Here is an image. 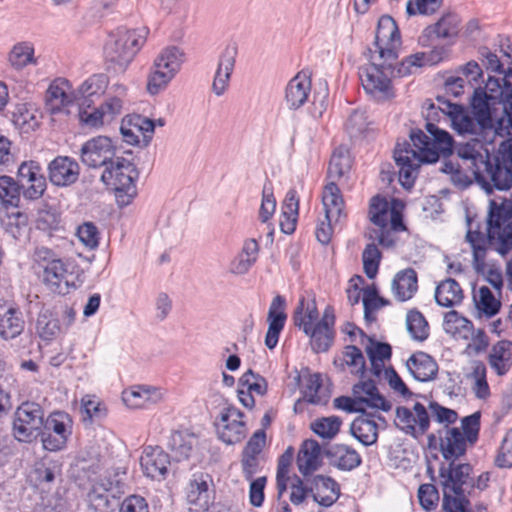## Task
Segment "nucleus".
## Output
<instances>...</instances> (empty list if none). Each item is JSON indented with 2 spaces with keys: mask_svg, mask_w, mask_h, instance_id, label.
Masks as SVG:
<instances>
[{
  "mask_svg": "<svg viewBox=\"0 0 512 512\" xmlns=\"http://www.w3.org/2000/svg\"><path fill=\"white\" fill-rule=\"evenodd\" d=\"M113 482L103 477L92 482L87 493L89 507L95 512H113L118 506L117 498L112 494Z\"/></svg>",
  "mask_w": 512,
  "mask_h": 512,
  "instance_id": "nucleus-18",
  "label": "nucleus"
},
{
  "mask_svg": "<svg viewBox=\"0 0 512 512\" xmlns=\"http://www.w3.org/2000/svg\"><path fill=\"white\" fill-rule=\"evenodd\" d=\"M311 92V79L304 72L297 73L285 88V103L291 110H297L308 100Z\"/></svg>",
  "mask_w": 512,
  "mask_h": 512,
  "instance_id": "nucleus-29",
  "label": "nucleus"
},
{
  "mask_svg": "<svg viewBox=\"0 0 512 512\" xmlns=\"http://www.w3.org/2000/svg\"><path fill=\"white\" fill-rule=\"evenodd\" d=\"M244 413L228 404L220 412L215 423L218 438L228 445L242 442L247 436Z\"/></svg>",
  "mask_w": 512,
  "mask_h": 512,
  "instance_id": "nucleus-11",
  "label": "nucleus"
},
{
  "mask_svg": "<svg viewBox=\"0 0 512 512\" xmlns=\"http://www.w3.org/2000/svg\"><path fill=\"white\" fill-rule=\"evenodd\" d=\"M440 171L450 176L451 183L464 190L472 184L470 177L460 168L458 163H453L451 160H445L440 168Z\"/></svg>",
  "mask_w": 512,
  "mask_h": 512,
  "instance_id": "nucleus-51",
  "label": "nucleus"
},
{
  "mask_svg": "<svg viewBox=\"0 0 512 512\" xmlns=\"http://www.w3.org/2000/svg\"><path fill=\"white\" fill-rule=\"evenodd\" d=\"M438 433L439 451L447 462L456 461L465 455L469 442L460 428L444 426L443 429L438 430Z\"/></svg>",
  "mask_w": 512,
  "mask_h": 512,
  "instance_id": "nucleus-21",
  "label": "nucleus"
},
{
  "mask_svg": "<svg viewBox=\"0 0 512 512\" xmlns=\"http://www.w3.org/2000/svg\"><path fill=\"white\" fill-rule=\"evenodd\" d=\"M395 298L404 302L411 299L418 289V277L413 268H406L397 272L391 284Z\"/></svg>",
  "mask_w": 512,
  "mask_h": 512,
  "instance_id": "nucleus-34",
  "label": "nucleus"
},
{
  "mask_svg": "<svg viewBox=\"0 0 512 512\" xmlns=\"http://www.w3.org/2000/svg\"><path fill=\"white\" fill-rule=\"evenodd\" d=\"M308 496H311V487L309 478L303 479L295 475L291 484L290 501L294 505L302 504Z\"/></svg>",
  "mask_w": 512,
  "mask_h": 512,
  "instance_id": "nucleus-62",
  "label": "nucleus"
},
{
  "mask_svg": "<svg viewBox=\"0 0 512 512\" xmlns=\"http://www.w3.org/2000/svg\"><path fill=\"white\" fill-rule=\"evenodd\" d=\"M434 297L439 306L450 308L459 305L464 298V294L455 279L447 278L437 285Z\"/></svg>",
  "mask_w": 512,
  "mask_h": 512,
  "instance_id": "nucleus-40",
  "label": "nucleus"
},
{
  "mask_svg": "<svg viewBox=\"0 0 512 512\" xmlns=\"http://www.w3.org/2000/svg\"><path fill=\"white\" fill-rule=\"evenodd\" d=\"M467 495L456 496L454 494H443L442 509L444 512H470V501Z\"/></svg>",
  "mask_w": 512,
  "mask_h": 512,
  "instance_id": "nucleus-63",
  "label": "nucleus"
},
{
  "mask_svg": "<svg viewBox=\"0 0 512 512\" xmlns=\"http://www.w3.org/2000/svg\"><path fill=\"white\" fill-rule=\"evenodd\" d=\"M363 269L366 276L369 279H373L376 277L379 269V264L381 260V252L378 247L374 244H367L363 253Z\"/></svg>",
  "mask_w": 512,
  "mask_h": 512,
  "instance_id": "nucleus-53",
  "label": "nucleus"
},
{
  "mask_svg": "<svg viewBox=\"0 0 512 512\" xmlns=\"http://www.w3.org/2000/svg\"><path fill=\"white\" fill-rule=\"evenodd\" d=\"M145 42V35L139 30L118 31L117 39L105 48L106 59L115 64V70L124 71Z\"/></svg>",
  "mask_w": 512,
  "mask_h": 512,
  "instance_id": "nucleus-8",
  "label": "nucleus"
},
{
  "mask_svg": "<svg viewBox=\"0 0 512 512\" xmlns=\"http://www.w3.org/2000/svg\"><path fill=\"white\" fill-rule=\"evenodd\" d=\"M34 48L26 42L16 44L9 54V61L16 69H22L33 61Z\"/></svg>",
  "mask_w": 512,
  "mask_h": 512,
  "instance_id": "nucleus-54",
  "label": "nucleus"
},
{
  "mask_svg": "<svg viewBox=\"0 0 512 512\" xmlns=\"http://www.w3.org/2000/svg\"><path fill=\"white\" fill-rule=\"evenodd\" d=\"M461 18L454 12L444 13L434 24L428 25L420 36L422 45H429L434 39L456 38L460 31Z\"/></svg>",
  "mask_w": 512,
  "mask_h": 512,
  "instance_id": "nucleus-20",
  "label": "nucleus"
},
{
  "mask_svg": "<svg viewBox=\"0 0 512 512\" xmlns=\"http://www.w3.org/2000/svg\"><path fill=\"white\" fill-rule=\"evenodd\" d=\"M390 301L379 296L378 289L375 285H370L363 290V307L366 312V316L373 311L380 309L381 307L388 306Z\"/></svg>",
  "mask_w": 512,
  "mask_h": 512,
  "instance_id": "nucleus-60",
  "label": "nucleus"
},
{
  "mask_svg": "<svg viewBox=\"0 0 512 512\" xmlns=\"http://www.w3.org/2000/svg\"><path fill=\"white\" fill-rule=\"evenodd\" d=\"M444 0H408L406 13L414 15H433L443 5Z\"/></svg>",
  "mask_w": 512,
  "mask_h": 512,
  "instance_id": "nucleus-55",
  "label": "nucleus"
},
{
  "mask_svg": "<svg viewBox=\"0 0 512 512\" xmlns=\"http://www.w3.org/2000/svg\"><path fill=\"white\" fill-rule=\"evenodd\" d=\"M116 157V147L107 136L93 137L80 149V160L89 168H106Z\"/></svg>",
  "mask_w": 512,
  "mask_h": 512,
  "instance_id": "nucleus-13",
  "label": "nucleus"
},
{
  "mask_svg": "<svg viewBox=\"0 0 512 512\" xmlns=\"http://www.w3.org/2000/svg\"><path fill=\"white\" fill-rule=\"evenodd\" d=\"M44 425V410L35 402H24L15 411L12 435L22 443H31L39 437Z\"/></svg>",
  "mask_w": 512,
  "mask_h": 512,
  "instance_id": "nucleus-7",
  "label": "nucleus"
},
{
  "mask_svg": "<svg viewBox=\"0 0 512 512\" xmlns=\"http://www.w3.org/2000/svg\"><path fill=\"white\" fill-rule=\"evenodd\" d=\"M495 465L499 468H512V428L502 440L495 458Z\"/></svg>",
  "mask_w": 512,
  "mask_h": 512,
  "instance_id": "nucleus-64",
  "label": "nucleus"
},
{
  "mask_svg": "<svg viewBox=\"0 0 512 512\" xmlns=\"http://www.w3.org/2000/svg\"><path fill=\"white\" fill-rule=\"evenodd\" d=\"M406 326L407 331L414 340L422 342L429 336L428 322L424 315L416 309H412L407 313Z\"/></svg>",
  "mask_w": 512,
  "mask_h": 512,
  "instance_id": "nucleus-44",
  "label": "nucleus"
},
{
  "mask_svg": "<svg viewBox=\"0 0 512 512\" xmlns=\"http://www.w3.org/2000/svg\"><path fill=\"white\" fill-rule=\"evenodd\" d=\"M65 86L68 87L67 81L53 82L46 92V109L51 114L61 112L62 108L70 103V96L68 95Z\"/></svg>",
  "mask_w": 512,
  "mask_h": 512,
  "instance_id": "nucleus-43",
  "label": "nucleus"
},
{
  "mask_svg": "<svg viewBox=\"0 0 512 512\" xmlns=\"http://www.w3.org/2000/svg\"><path fill=\"white\" fill-rule=\"evenodd\" d=\"M406 365L412 376L420 382L434 380L439 368L435 359L423 351L412 354Z\"/></svg>",
  "mask_w": 512,
  "mask_h": 512,
  "instance_id": "nucleus-30",
  "label": "nucleus"
},
{
  "mask_svg": "<svg viewBox=\"0 0 512 512\" xmlns=\"http://www.w3.org/2000/svg\"><path fill=\"white\" fill-rule=\"evenodd\" d=\"M285 299L281 295L273 298L268 315V330L265 336V345L268 349H274L278 343L279 335L284 328L287 315L285 313Z\"/></svg>",
  "mask_w": 512,
  "mask_h": 512,
  "instance_id": "nucleus-25",
  "label": "nucleus"
},
{
  "mask_svg": "<svg viewBox=\"0 0 512 512\" xmlns=\"http://www.w3.org/2000/svg\"><path fill=\"white\" fill-rule=\"evenodd\" d=\"M185 496L190 512H207L215 498L211 475L194 473L186 485Z\"/></svg>",
  "mask_w": 512,
  "mask_h": 512,
  "instance_id": "nucleus-10",
  "label": "nucleus"
},
{
  "mask_svg": "<svg viewBox=\"0 0 512 512\" xmlns=\"http://www.w3.org/2000/svg\"><path fill=\"white\" fill-rule=\"evenodd\" d=\"M431 113L437 114L433 104L427 118ZM425 128L429 135L419 128L411 129L409 138L414 148L408 141H404L397 143L394 149L393 157L399 168V181L406 189L414 185L421 164L435 163L440 155L446 158L453 153L454 140L446 130L440 129L429 119Z\"/></svg>",
  "mask_w": 512,
  "mask_h": 512,
  "instance_id": "nucleus-1",
  "label": "nucleus"
},
{
  "mask_svg": "<svg viewBox=\"0 0 512 512\" xmlns=\"http://www.w3.org/2000/svg\"><path fill=\"white\" fill-rule=\"evenodd\" d=\"M486 172L490 176L488 181L479 171L474 172L475 181L481 188L491 195L494 189L499 191H507L512 187V172L507 168H502L499 163L491 160L485 161Z\"/></svg>",
  "mask_w": 512,
  "mask_h": 512,
  "instance_id": "nucleus-19",
  "label": "nucleus"
},
{
  "mask_svg": "<svg viewBox=\"0 0 512 512\" xmlns=\"http://www.w3.org/2000/svg\"><path fill=\"white\" fill-rule=\"evenodd\" d=\"M343 362L341 368L344 365L351 368V373L359 376H363L366 370V362L362 351L355 345H347L343 351Z\"/></svg>",
  "mask_w": 512,
  "mask_h": 512,
  "instance_id": "nucleus-46",
  "label": "nucleus"
},
{
  "mask_svg": "<svg viewBox=\"0 0 512 512\" xmlns=\"http://www.w3.org/2000/svg\"><path fill=\"white\" fill-rule=\"evenodd\" d=\"M488 364L498 376L506 375L512 367V341L500 340L495 343L488 355Z\"/></svg>",
  "mask_w": 512,
  "mask_h": 512,
  "instance_id": "nucleus-36",
  "label": "nucleus"
},
{
  "mask_svg": "<svg viewBox=\"0 0 512 512\" xmlns=\"http://www.w3.org/2000/svg\"><path fill=\"white\" fill-rule=\"evenodd\" d=\"M400 31L395 20L389 15H383L379 18L376 35V50L373 54L378 55L379 59L396 61L398 58L397 47L400 45Z\"/></svg>",
  "mask_w": 512,
  "mask_h": 512,
  "instance_id": "nucleus-12",
  "label": "nucleus"
},
{
  "mask_svg": "<svg viewBox=\"0 0 512 512\" xmlns=\"http://www.w3.org/2000/svg\"><path fill=\"white\" fill-rule=\"evenodd\" d=\"M321 447L314 439L305 440L297 455L296 464L303 477H309L320 467Z\"/></svg>",
  "mask_w": 512,
  "mask_h": 512,
  "instance_id": "nucleus-33",
  "label": "nucleus"
},
{
  "mask_svg": "<svg viewBox=\"0 0 512 512\" xmlns=\"http://www.w3.org/2000/svg\"><path fill=\"white\" fill-rule=\"evenodd\" d=\"M311 497L322 507H331L340 497V485L329 476L311 475L308 477Z\"/></svg>",
  "mask_w": 512,
  "mask_h": 512,
  "instance_id": "nucleus-23",
  "label": "nucleus"
},
{
  "mask_svg": "<svg viewBox=\"0 0 512 512\" xmlns=\"http://www.w3.org/2000/svg\"><path fill=\"white\" fill-rule=\"evenodd\" d=\"M81 413L83 422L85 424H92L103 420L107 415V409L96 399L83 398Z\"/></svg>",
  "mask_w": 512,
  "mask_h": 512,
  "instance_id": "nucleus-48",
  "label": "nucleus"
},
{
  "mask_svg": "<svg viewBox=\"0 0 512 512\" xmlns=\"http://www.w3.org/2000/svg\"><path fill=\"white\" fill-rule=\"evenodd\" d=\"M389 205L387 200L381 195L373 196L369 205V219L370 221L383 228L387 226V214Z\"/></svg>",
  "mask_w": 512,
  "mask_h": 512,
  "instance_id": "nucleus-50",
  "label": "nucleus"
},
{
  "mask_svg": "<svg viewBox=\"0 0 512 512\" xmlns=\"http://www.w3.org/2000/svg\"><path fill=\"white\" fill-rule=\"evenodd\" d=\"M484 91L492 98V105L501 104L504 113L512 111V68L501 79L489 76Z\"/></svg>",
  "mask_w": 512,
  "mask_h": 512,
  "instance_id": "nucleus-24",
  "label": "nucleus"
},
{
  "mask_svg": "<svg viewBox=\"0 0 512 512\" xmlns=\"http://www.w3.org/2000/svg\"><path fill=\"white\" fill-rule=\"evenodd\" d=\"M352 391L354 396H359V401L362 404H366L370 408L380 409L384 412H388L392 408L391 402L379 393L375 382L371 379L355 384Z\"/></svg>",
  "mask_w": 512,
  "mask_h": 512,
  "instance_id": "nucleus-31",
  "label": "nucleus"
},
{
  "mask_svg": "<svg viewBox=\"0 0 512 512\" xmlns=\"http://www.w3.org/2000/svg\"><path fill=\"white\" fill-rule=\"evenodd\" d=\"M395 61L379 59L372 54L370 63L359 68V78L364 90L377 100H386L394 96L391 76H394Z\"/></svg>",
  "mask_w": 512,
  "mask_h": 512,
  "instance_id": "nucleus-4",
  "label": "nucleus"
},
{
  "mask_svg": "<svg viewBox=\"0 0 512 512\" xmlns=\"http://www.w3.org/2000/svg\"><path fill=\"white\" fill-rule=\"evenodd\" d=\"M487 237L491 246L502 256L512 250V201L498 205L490 201Z\"/></svg>",
  "mask_w": 512,
  "mask_h": 512,
  "instance_id": "nucleus-5",
  "label": "nucleus"
},
{
  "mask_svg": "<svg viewBox=\"0 0 512 512\" xmlns=\"http://www.w3.org/2000/svg\"><path fill=\"white\" fill-rule=\"evenodd\" d=\"M413 411L404 406L397 407L394 423L403 433L418 439L428 431L430 417L425 406L419 402L414 404Z\"/></svg>",
  "mask_w": 512,
  "mask_h": 512,
  "instance_id": "nucleus-14",
  "label": "nucleus"
},
{
  "mask_svg": "<svg viewBox=\"0 0 512 512\" xmlns=\"http://www.w3.org/2000/svg\"><path fill=\"white\" fill-rule=\"evenodd\" d=\"M124 403L131 408H142L151 400V391L143 386L125 390L122 394Z\"/></svg>",
  "mask_w": 512,
  "mask_h": 512,
  "instance_id": "nucleus-59",
  "label": "nucleus"
},
{
  "mask_svg": "<svg viewBox=\"0 0 512 512\" xmlns=\"http://www.w3.org/2000/svg\"><path fill=\"white\" fill-rule=\"evenodd\" d=\"M126 123L133 127L136 132L142 134L145 146L150 143L155 130V122L153 120L139 114H133L127 116Z\"/></svg>",
  "mask_w": 512,
  "mask_h": 512,
  "instance_id": "nucleus-52",
  "label": "nucleus"
},
{
  "mask_svg": "<svg viewBox=\"0 0 512 512\" xmlns=\"http://www.w3.org/2000/svg\"><path fill=\"white\" fill-rule=\"evenodd\" d=\"M24 327L25 321L20 309L0 301V338L14 339L23 332Z\"/></svg>",
  "mask_w": 512,
  "mask_h": 512,
  "instance_id": "nucleus-28",
  "label": "nucleus"
},
{
  "mask_svg": "<svg viewBox=\"0 0 512 512\" xmlns=\"http://www.w3.org/2000/svg\"><path fill=\"white\" fill-rule=\"evenodd\" d=\"M350 169V159L341 150H335L328 166V177L337 180L343 177Z\"/></svg>",
  "mask_w": 512,
  "mask_h": 512,
  "instance_id": "nucleus-56",
  "label": "nucleus"
},
{
  "mask_svg": "<svg viewBox=\"0 0 512 512\" xmlns=\"http://www.w3.org/2000/svg\"><path fill=\"white\" fill-rule=\"evenodd\" d=\"M42 281L50 291L59 295H66L76 288L68 279L67 267L63 260L43 268Z\"/></svg>",
  "mask_w": 512,
  "mask_h": 512,
  "instance_id": "nucleus-26",
  "label": "nucleus"
},
{
  "mask_svg": "<svg viewBox=\"0 0 512 512\" xmlns=\"http://www.w3.org/2000/svg\"><path fill=\"white\" fill-rule=\"evenodd\" d=\"M73 421L70 415L63 411H54L44 420L43 430L54 433L69 440L72 435Z\"/></svg>",
  "mask_w": 512,
  "mask_h": 512,
  "instance_id": "nucleus-42",
  "label": "nucleus"
},
{
  "mask_svg": "<svg viewBox=\"0 0 512 512\" xmlns=\"http://www.w3.org/2000/svg\"><path fill=\"white\" fill-rule=\"evenodd\" d=\"M492 103V98L480 86L474 88L471 97V107L478 122L484 125L486 120L490 119L489 105Z\"/></svg>",
  "mask_w": 512,
  "mask_h": 512,
  "instance_id": "nucleus-47",
  "label": "nucleus"
},
{
  "mask_svg": "<svg viewBox=\"0 0 512 512\" xmlns=\"http://www.w3.org/2000/svg\"><path fill=\"white\" fill-rule=\"evenodd\" d=\"M323 454L331 466L341 471L354 470L362 463L360 454L345 444L330 445L324 449Z\"/></svg>",
  "mask_w": 512,
  "mask_h": 512,
  "instance_id": "nucleus-27",
  "label": "nucleus"
},
{
  "mask_svg": "<svg viewBox=\"0 0 512 512\" xmlns=\"http://www.w3.org/2000/svg\"><path fill=\"white\" fill-rule=\"evenodd\" d=\"M322 203L326 220L329 221L330 224H337L342 217H345L343 214L344 200L338 185L334 181H331L325 186L322 195Z\"/></svg>",
  "mask_w": 512,
  "mask_h": 512,
  "instance_id": "nucleus-32",
  "label": "nucleus"
},
{
  "mask_svg": "<svg viewBox=\"0 0 512 512\" xmlns=\"http://www.w3.org/2000/svg\"><path fill=\"white\" fill-rule=\"evenodd\" d=\"M50 182L57 187H68L76 183L80 175L78 162L69 156L55 157L47 167Z\"/></svg>",
  "mask_w": 512,
  "mask_h": 512,
  "instance_id": "nucleus-17",
  "label": "nucleus"
},
{
  "mask_svg": "<svg viewBox=\"0 0 512 512\" xmlns=\"http://www.w3.org/2000/svg\"><path fill=\"white\" fill-rule=\"evenodd\" d=\"M471 376L475 380L473 390L479 399H486L490 395L489 385L486 379V366L478 361L473 367Z\"/></svg>",
  "mask_w": 512,
  "mask_h": 512,
  "instance_id": "nucleus-61",
  "label": "nucleus"
},
{
  "mask_svg": "<svg viewBox=\"0 0 512 512\" xmlns=\"http://www.w3.org/2000/svg\"><path fill=\"white\" fill-rule=\"evenodd\" d=\"M24 184L11 176H0V203L5 209L17 208L23 195Z\"/></svg>",
  "mask_w": 512,
  "mask_h": 512,
  "instance_id": "nucleus-41",
  "label": "nucleus"
},
{
  "mask_svg": "<svg viewBox=\"0 0 512 512\" xmlns=\"http://www.w3.org/2000/svg\"><path fill=\"white\" fill-rule=\"evenodd\" d=\"M473 467L469 463H456L455 460L442 463L439 467L440 485L443 494L462 496L465 487L474 489Z\"/></svg>",
  "mask_w": 512,
  "mask_h": 512,
  "instance_id": "nucleus-9",
  "label": "nucleus"
},
{
  "mask_svg": "<svg viewBox=\"0 0 512 512\" xmlns=\"http://www.w3.org/2000/svg\"><path fill=\"white\" fill-rule=\"evenodd\" d=\"M477 308L490 318L500 311L501 302L495 298L487 286H482L479 289V301L477 302Z\"/></svg>",
  "mask_w": 512,
  "mask_h": 512,
  "instance_id": "nucleus-57",
  "label": "nucleus"
},
{
  "mask_svg": "<svg viewBox=\"0 0 512 512\" xmlns=\"http://www.w3.org/2000/svg\"><path fill=\"white\" fill-rule=\"evenodd\" d=\"M259 254L258 242L251 238L244 241L242 249L229 264V271L234 275H245L256 263Z\"/></svg>",
  "mask_w": 512,
  "mask_h": 512,
  "instance_id": "nucleus-35",
  "label": "nucleus"
},
{
  "mask_svg": "<svg viewBox=\"0 0 512 512\" xmlns=\"http://www.w3.org/2000/svg\"><path fill=\"white\" fill-rule=\"evenodd\" d=\"M372 414L364 413L358 416L350 426V432L364 446H370L377 442L378 426Z\"/></svg>",
  "mask_w": 512,
  "mask_h": 512,
  "instance_id": "nucleus-38",
  "label": "nucleus"
},
{
  "mask_svg": "<svg viewBox=\"0 0 512 512\" xmlns=\"http://www.w3.org/2000/svg\"><path fill=\"white\" fill-rule=\"evenodd\" d=\"M115 92V96L107 97V99L100 105L106 122H111L122 113L124 103L123 98L126 96L127 89L125 86L118 84L115 85Z\"/></svg>",
  "mask_w": 512,
  "mask_h": 512,
  "instance_id": "nucleus-45",
  "label": "nucleus"
},
{
  "mask_svg": "<svg viewBox=\"0 0 512 512\" xmlns=\"http://www.w3.org/2000/svg\"><path fill=\"white\" fill-rule=\"evenodd\" d=\"M124 154L125 156H117L104 168L101 181L115 191L120 204L128 205L137 194L136 181L139 171L133 152L127 150Z\"/></svg>",
  "mask_w": 512,
  "mask_h": 512,
  "instance_id": "nucleus-3",
  "label": "nucleus"
},
{
  "mask_svg": "<svg viewBox=\"0 0 512 512\" xmlns=\"http://www.w3.org/2000/svg\"><path fill=\"white\" fill-rule=\"evenodd\" d=\"M318 317L319 312L315 299L306 301L305 297H301L293 314L294 325L310 337L313 351L322 353L328 351L334 340V308L327 306L319 321H317Z\"/></svg>",
  "mask_w": 512,
  "mask_h": 512,
  "instance_id": "nucleus-2",
  "label": "nucleus"
},
{
  "mask_svg": "<svg viewBox=\"0 0 512 512\" xmlns=\"http://www.w3.org/2000/svg\"><path fill=\"white\" fill-rule=\"evenodd\" d=\"M238 48L235 43L228 44L220 53L217 68L212 82V92L222 96L229 88L232 73L236 64Z\"/></svg>",
  "mask_w": 512,
  "mask_h": 512,
  "instance_id": "nucleus-16",
  "label": "nucleus"
},
{
  "mask_svg": "<svg viewBox=\"0 0 512 512\" xmlns=\"http://www.w3.org/2000/svg\"><path fill=\"white\" fill-rule=\"evenodd\" d=\"M198 443V439L194 433L187 430H176L172 431L168 441L167 447L173 453L177 461L187 460L195 446Z\"/></svg>",
  "mask_w": 512,
  "mask_h": 512,
  "instance_id": "nucleus-37",
  "label": "nucleus"
},
{
  "mask_svg": "<svg viewBox=\"0 0 512 512\" xmlns=\"http://www.w3.org/2000/svg\"><path fill=\"white\" fill-rule=\"evenodd\" d=\"M239 384L246 387L249 392H254L260 396H264L268 390L266 379L260 374L254 373L251 369L239 378Z\"/></svg>",
  "mask_w": 512,
  "mask_h": 512,
  "instance_id": "nucleus-58",
  "label": "nucleus"
},
{
  "mask_svg": "<svg viewBox=\"0 0 512 512\" xmlns=\"http://www.w3.org/2000/svg\"><path fill=\"white\" fill-rule=\"evenodd\" d=\"M183 52L175 47L164 49L154 60L153 69L148 76L147 91L156 95L164 90L179 72L183 63Z\"/></svg>",
  "mask_w": 512,
  "mask_h": 512,
  "instance_id": "nucleus-6",
  "label": "nucleus"
},
{
  "mask_svg": "<svg viewBox=\"0 0 512 512\" xmlns=\"http://www.w3.org/2000/svg\"><path fill=\"white\" fill-rule=\"evenodd\" d=\"M443 49H434L430 53H416L406 57L397 67L394 66V74L403 77L412 74L413 68H419L426 64H436L442 59ZM396 62L394 63V65Z\"/></svg>",
  "mask_w": 512,
  "mask_h": 512,
  "instance_id": "nucleus-39",
  "label": "nucleus"
},
{
  "mask_svg": "<svg viewBox=\"0 0 512 512\" xmlns=\"http://www.w3.org/2000/svg\"><path fill=\"white\" fill-rule=\"evenodd\" d=\"M18 182L24 184L23 197L27 200H37L42 197L47 182L42 167L37 161H24L17 171Z\"/></svg>",
  "mask_w": 512,
  "mask_h": 512,
  "instance_id": "nucleus-15",
  "label": "nucleus"
},
{
  "mask_svg": "<svg viewBox=\"0 0 512 512\" xmlns=\"http://www.w3.org/2000/svg\"><path fill=\"white\" fill-rule=\"evenodd\" d=\"M140 465L145 476L160 481L168 474L170 456L159 446H148L141 455Z\"/></svg>",
  "mask_w": 512,
  "mask_h": 512,
  "instance_id": "nucleus-22",
  "label": "nucleus"
},
{
  "mask_svg": "<svg viewBox=\"0 0 512 512\" xmlns=\"http://www.w3.org/2000/svg\"><path fill=\"white\" fill-rule=\"evenodd\" d=\"M341 424L338 416L323 417L312 422L311 429L321 438L332 439L339 432Z\"/></svg>",
  "mask_w": 512,
  "mask_h": 512,
  "instance_id": "nucleus-49",
  "label": "nucleus"
}]
</instances>
